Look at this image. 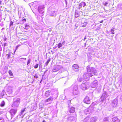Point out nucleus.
Here are the masks:
<instances>
[{
	"label": "nucleus",
	"instance_id": "nucleus-1",
	"mask_svg": "<svg viewBox=\"0 0 122 122\" xmlns=\"http://www.w3.org/2000/svg\"><path fill=\"white\" fill-rule=\"evenodd\" d=\"M86 68L87 72L84 73L83 77L86 80H88L89 79V76L95 75L97 73V71L94 68L90 67L89 65L86 67Z\"/></svg>",
	"mask_w": 122,
	"mask_h": 122
},
{
	"label": "nucleus",
	"instance_id": "nucleus-2",
	"mask_svg": "<svg viewBox=\"0 0 122 122\" xmlns=\"http://www.w3.org/2000/svg\"><path fill=\"white\" fill-rule=\"evenodd\" d=\"M20 102V99L19 98H18L16 99H14L11 107L14 108H17L19 106V105Z\"/></svg>",
	"mask_w": 122,
	"mask_h": 122
},
{
	"label": "nucleus",
	"instance_id": "nucleus-3",
	"mask_svg": "<svg viewBox=\"0 0 122 122\" xmlns=\"http://www.w3.org/2000/svg\"><path fill=\"white\" fill-rule=\"evenodd\" d=\"M89 87V83L88 82H87L86 81H84L81 86V89L83 90L87 89Z\"/></svg>",
	"mask_w": 122,
	"mask_h": 122
},
{
	"label": "nucleus",
	"instance_id": "nucleus-4",
	"mask_svg": "<svg viewBox=\"0 0 122 122\" xmlns=\"http://www.w3.org/2000/svg\"><path fill=\"white\" fill-rule=\"evenodd\" d=\"M72 93L74 95H77L78 93V89L77 86L73 85L71 86Z\"/></svg>",
	"mask_w": 122,
	"mask_h": 122
},
{
	"label": "nucleus",
	"instance_id": "nucleus-5",
	"mask_svg": "<svg viewBox=\"0 0 122 122\" xmlns=\"http://www.w3.org/2000/svg\"><path fill=\"white\" fill-rule=\"evenodd\" d=\"M29 5L31 7V5H32V7H34L35 9H37L39 7L41 6V5L40 3H39L37 1H35L33 3H32L29 4Z\"/></svg>",
	"mask_w": 122,
	"mask_h": 122
},
{
	"label": "nucleus",
	"instance_id": "nucleus-6",
	"mask_svg": "<svg viewBox=\"0 0 122 122\" xmlns=\"http://www.w3.org/2000/svg\"><path fill=\"white\" fill-rule=\"evenodd\" d=\"M108 96V95L107 92L106 91H104L102 96L99 99V101L100 102H103Z\"/></svg>",
	"mask_w": 122,
	"mask_h": 122
},
{
	"label": "nucleus",
	"instance_id": "nucleus-7",
	"mask_svg": "<svg viewBox=\"0 0 122 122\" xmlns=\"http://www.w3.org/2000/svg\"><path fill=\"white\" fill-rule=\"evenodd\" d=\"M17 111V109L16 108H12L10 110L9 112L11 118L14 117V116L16 113Z\"/></svg>",
	"mask_w": 122,
	"mask_h": 122
},
{
	"label": "nucleus",
	"instance_id": "nucleus-8",
	"mask_svg": "<svg viewBox=\"0 0 122 122\" xmlns=\"http://www.w3.org/2000/svg\"><path fill=\"white\" fill-rule=\"evenodd\" d=\"M45 7L44 5H42L39 7L38 9L40 13L43 14L44 13Z\"/></svg>",
	"mask_w": 122,
	"mask_h": 122
},
{
	"label": "nucleus",
	"instance_id": "nucleus-9",
	"mask_svg": "<svg viewBox=\"0 0 122 122\" xmlns=\"http://www.w3.org/2000/svg\"><path fill=\"white\" fill-rule=\"evenodd\" d=\"M62 68V66L60 65H57L55 66L52 70V72H54L59 71Z\"/></svg>",
	"mask_w": 122,
	"mask_h": 122
},
{
	"label": "nucleus",
	"instance_id": "nucleus-10",
	"mask_svg": "<svg viewBox=\"0 0 122 122\" xmlns=\"http://www.w3.org/2000/svg\"><path fill=\"white\" fill-rule=\"evenodd\" d=\"M26 108H25L23 109H22L21 112L17 116V118H20V117L23 118L25 114L23 113L25 111Z\"/></svg>",
	"mask_w": 122,
	"mask_h": 122
},
{
	"label": "nucleus",
	"instance_id": "nucleus-11",
	"mask_svg": "<svg viewBox=\"0 0 122 122\" xmlns=\"http://www.w3.org/2000/svg\"><path fill=\"white\" fill-rule=\"evenodd\" d=\"M86 3L82 1L79 4L77 8L80 9L82 7H84L86 6Z\"/></svg>",
	"mask_w": 122,
	"mask_h": 122
},
{
	"label": "nucleus",
	"instance_id": "nucleus-12",
	"mask_svg": "<svg viewBox=\"0 0 122 122\" xmlns=\"http://www.w3.org/2000/svg\"><path fill=\"white\" fill-rule=\"evenodd\" d=\"M118 102L117 100L116 99H115L113 101L112 103V107H115L117 106L118 104Z\"/></svg>",
	"mask_w": 122,
	"mask_h": 122
},
{
	"label": "nucleus",
	"instance_id": "nucleus-13",
	"mask_svg": "<svg viewBox=\"0 0 122 122\" xmlns=\"http://www.w3.org/2000/svg\"><path fill=\"white\" fill-rule=\"evenodd\" d=\"M76 115L75 116H71L67 118V120L68 121H74L76 119Z\"/></svg>",
	"mask_w": 122,
	"mask_h": 122
},
{
	"label": "nucleus",
	"instance_id": "nucleus-14",
	"mask_svg": "<svg viewBox=\"0 0 122 122\" xmlns=\"http://www.w3.org/2000/svg\"><path fill=\"white\" fill-rule=\"evenodd\" d=\"M98 84L97 81V80H95L91 84V86L92 88H95L97 86Z\"/></svg>",
	"mask_w": 122,
	"mask_h": 122
},
{
	"label": "nucleus",
	"instance_id": "nucleus-15",
	"mask_svg": "<svg viewBox=\"0 0 122 122\" xmlns=\"http://www.w3.org/2000/svg\"><path fill=\"white\" fill-rule=\"evenodd\" d=\"M84 102L85 103L89 104L90 103V100L88 97H86L84 100Z\"/></svg>",
	"mask_w": 122,
	"mask_h": 122
},
{
	"label": "nucleus",
	"instance_id": "nucleus-16",
	"mask_svg": "<svg viewBox=\"0 0 122 122\" xmlns=\"http://www.w3.org/2000/svg\"><path fill=\"white\" fill-rule=\"evenodd\" d=\"M57 97V95L56 97L54 98L52 97H50V98L46 100V102H48L51 101H52L53 100L56 99Z\"/></svg>",
	"mask_w": 122,
	"mask_h": 122
},
{
	"label": "nucleus",
	"instance_id": "nucleus-17",
	"mask_svg": "<svg viewBox=\"0 0 122 122\" xmlns=\"http://www.w3.org/2000/svg\"><path fill=\"white\" fill-rule=\"evenodd\" d=\"M97 119L96 117H92L90 119V122H96Z\"/></svg>",
	"mask_w": 122,
	"mask_h": 122
},
{
	"label": "nucleus",
	"instance_id": "nucleus-18",
	"mask_svg": "<svg viewBox=\"0 0 122 122\" xmlns=\"http://www.w3.org/2000/svg\"><path fill=\"white\" fill-rule=\"evenodd\" d=\"M56 12L55 10L52 11L50 13V15L51 16H55L56 15Z\"/></svg>",
	"mask_w": 122,
	"mask_h": 122
},
{
	"label": "nucleus",
	"instance_id": "nucleus-19",
	"mask_svg": "<svg viewBox=\"0 0 122 122\" xmlns=\"http://www.w3.org/2000/svg\"><path fill=\"white\" fill-rule=\"evenodd\" d=\"M112 121L113 122H120V120L117 117H113L112 118Z\"/></svg>",
	"mask_w": 122,
	"mask_h": 122
},
{
	"label": "nucleus",
	"instance_id": "nucleus-20",
	"mask_svg": "<svg viewBox=\"0 0 122 122\" xmlns=\"http://www.w3.org/2000/svg\"><path fill=\"white\" fill-rule=\"evenodd\" d=\"M72 69L73 70L78 69L79 68V66L77 64H74L72 65Z\"/></svg>",
	"mask_w": 122,
	"mask_h": 122
},
{
	"label": "nucleus",
	"instance_id": "nucleus-21",
	"mask_svg": "<svg viewBox=\"0 0 122 122\" xmlns=\"http://www.w3.org/2000/svg\"><path fill=\"white\" fill-rule=\"evenodd\" d=\"M51 91H46L45 93V96L46 97H48L50 95Z\"/></svg>",
	"mask_w": 122,
	"mask_h": 122
},
{
	"label": "nucleus",
	"instance_id": "nucleus-22",
	"mask_svg": "<svg viewBox=\"0 0 122 122\" xmlns=\"http://www.w3.org/2000/svg\"><path fill=\"white\" fill-rule=\"evenodd\" d=\"M75 111V108L73 107H71L69 109V112L70 113H73Z\"/></svg>",
	"mask_w": 122,
	"mask_h": 122
},
{
	"label": "nucleus",
	"instance_id": "nucleus-23",
	"mask_svg": "<svg viewBox=\"0 0 122 122\" xmlns=\"http://www.w3.org/2000/svg\"><path fill=\"white\" fill-rule=\"evenodd\" d=\"M25 27H24V28L26 30L28 29L30 27V26L26 24H25Z\"/></svg>",
	"mask_w": 122,
	"mask_h": 122
},
{
	"label": "nucleus",
	"instance_id": "nucleus-24",
	"mask_svg": "<svg viewBox=\"0 0 122 122\" xmlns=\"http://www.w3.org/2000/svg\"><path fill=\"white\" fill-rule=\"evenodd\" d=\"M103 121L105 122H109V117H107L104 118L103 119Z\"/></svg>",
	"mask_w": 122,
	"mask_h": 122
},
{
	"label": "nucleus",
	"instance_id": "nucleus-25",
	"mask_svg": "<svg viewBox=\"0 0 122 122\" xmlns=\"http://www.w3.org/2000/svg\"><path fill=\"white\" fill-rule=\"evenodd\" d=\"M85 113L86 114H89L90 112V111L89 109H86L85 111Z\"/></svg>",
	"mask_w": 122,
	"mask_h": 122
},
{
	"label": "nucleus",
	"instance_id": "nucleus-26",
	"mask_svg": "<svg viewBox=\"0 0 122 122\" xmlns=\"http://www.w3.org/2000/svg\"><path fill=\"white\" fill-rule=\"evenodd\" d=\"M79 15V14L76 11H75V17L76 18L78 17Z\"/></svg>",
	"mask_w": 122,
	"mask_h": 122
},
{
	"label": "nucleus",
	"instance_id": "nucleus-27",
	"mask_svg": "<svg viewBox=\"0 0 122 122\" xmlns=\"http://www.w3.org/2000/svg\"><path fill=\"white\" fill-rule=\"evenodd\" d=\"M83 20H82V21ZM81 23L83 24V25H82V26L83 27H85L86 26V24H87V22H84V23H83V22H82V21L81 22Z\"/></svg>",
	"mask_w": 122,
	"mask_h": 122
},
{
	"label": "nucleus",
	"instance_id": "nucleus-28",
	"mask_svg": "<svg viewBox=\"0 0 122 122\" xmlns=\"http://www.w3.org/2000/svg\"><path fill=\"white\" fill-rule=\"evenodd\" d=\"M5 102L4 101H3L1 102L0 104V106L1 107H4L5 105Z\"/></svg>",
	"mask_w": 122,
	"mask_h": 122
},
{
	"label": "nucleus",
	"instance_id": "nucleus-29",
	"mask_svg": "<svg viewBox=\"0 0 122 122\" xmlns=\"http://www.w3.org/2000/svg\"><path fill=\"white\" fill-rule=\"evenodd\" d=\"M119 81L120 83H122V76L119 77Z\"/></svg>",
	"mask_w": 122,
	"mask_h": 122
},
{
	"label": "nucleus",
	"instance_id": "nucleus-30",
	"mask_svg": "<svg viewBox=\"0 0 122 122\" xmlns=\"http://www.w3.org/2000/svg\"><path fill=\"white\" fill-rule=\"evenodd\" d=\"M8 73L10 76H13V75L12 71L11 70H9L8 71Z\"/></svg>",
	"mask_w": 122,
	"mask_h": 122
},
{
	"label": "nucleus",
	"instance_id": "nucleus-31",
	"mask_svg": "<svg viewBox=\"0 0 122 122\" xmlns=\"http://www.w3.org/2000/svg\"><path fill=\"white\" fill-rule=\"evenodd\" d=\"M89 118L88 117H86L84 120V121L85 122H87L89 120Z\"/></svg>",
	"mask_w": 122,
	"mask_h": 122
},
{
	"label": "nucleus",
	"instance_id": "nucleus-32",
	"mask_svg": "<svg viewBox=\"0 0 122 122\" xmlns=\"http://www.w3.org/2000/svg\"><path fill=\"white\" fill-rule=\"evenodd\" d=\"M83 79L82 78L78 77V81L79 82H81L82 81Z\"/></svg>",
	"mask_w": 122,
	"mask_h": 122
},
{
	"label": "nucleus",
	"instance_id": "nucleus-33",
	"mask_svg": "<svg viewBox=\"0 0 122 122\" xmlns=\"http://www.w3.org/2000/svg\"><path fill=\"white\" fill-rule=\"evenodd\" d=\"M51 59L50 58H49L48 60H47L46 62V63L45 65L46 66H47L48 65L49 62L50 61Z\"/></svg>",
	"mask_w": 122,
	"mask_h": 122
},
{
	"label": "nucleus",
	"instance_id": "nucleus-34",
	"mask_svg": "<svg viewBox=\"0 0 122 122\" xmlns=\"http://www.w3.org/2000/svg\"><path fill=\"white\" fill-rule=\"evenodd\" d=\"M62 46V44L60 42L59 43L58 45V48H60Z\"/></svg>",
	"mask_w": 122,
	"mask_h": 122
},
{
	"label": "nucleus",
	"instance_id": "nucleus-35",
	"mask_svg": "<svg viewBox=\"0 0 122 122\" xmlns=\"http://www.w3.org/2000/svg\"><path fill=\"white\" fill-rule=\"evenodd\" d=\"M31 61V59H28V61L27 62V65L28 66H29V64L30 62Z\"/></svg>",
	"mask_w": 122,
	"mask_h": 122
},
{
	"label": "nucleus",
	"instance_id": "nucleus-36",
	"mask_svg": "<svg viewBox=\"0 0 122 122\" xmlns=\"http://www.w3.org/2000/svg\"><path fill=\"white\" fill-rule=\"evenodd\" d=\"M0 122H5L4 120L2 117H0Z\"/></svg>",
	"mask_w": 122,
	"mask_h": 122
},
{
	"label": "nucleus",
	"instance_id": "nucleus-37",
	"mask_svg": "<svg viewBox=\"0 0 122 122\" xmlns=\"http://www.w3.org/2000/svg\"><path fill=\"white\" fill-rule=\"evenodd\" d=\"M38 74L37 73H36L35 74L34 76V77L36 79H37L38 78Z\"/></svg>",
	"mask_w": 122,
	"mask_h": 122
},
{
	"label": "nucleus",
	"instance_id": "nucleus-38",
	"mask_svg": "<svg viewBox=\"0 0 122 122\" xmlns=\"http://www.w3.org/2000/svg\"><path fill=\"white\" fill-rule=\"evenodd\" d=\"M13 22L12 21L10 22V24L9 25V27H10L11 26L13 25Z\"/></svg>",
	"mask_w": 122,
	"mask_h": 122
},
{
	"label": "nucleus",
	"instance_id": "nucleus-39",
	"mask_svg": "<svg viewBox=\"0 0 122 122\" xmlns=\"http://www.w3.org/2000/svg\"><path fill=\"white\" fill-rule=\"evenodd\" d=\"M7 55H8V56L7 58V59H9L10 58V53H9L8 54H7Z\"/></svg>",
	"mask_w": 122,
	"mask_h": 122
},
{
	"label": "nucleus",
	"instance_id": "nucleus-40",
	"mask_svg": "<svg viewBox=\"0 0 122 122\" xmlns=\"http://www.w3.org/2000/svg\"><path fill=\"white\" fill-rule=\"evenodd\" d=\"M114 30L113 29H112L111 30V33L112 34H114Z\"/></svg>",
	"mask_w": 122,
	"mask_h": 122
},
{
	"label": "nucleus",
	"instance_id": "nucleus-41",
	"mask_svg": "<svg viewBox=\"0 0 122 122\" xmlns=\"http://www.w3.org/2000/svg\"><path fill=\"white\" fill-rule=\"evenodd\" d=\"M38 64H36L35 65V66H34V67L35 68H36V69L38 67Z\"/></svg>",
	"mask_w": 122,
	"mask_h": 122
},
{
	"label": "nucleus",
	"instance_id": "nucleus-42",
	"mask_svg": "<svg viewBox=\"0 0 122 122\" xmlns=\"http://www.w3.org/2000/svg\"><path fill=\"white\" fill-rule=\"evenodd\" d=\"M71 102V100H69L67 101V103H68L69 105V104Z\"/></svg>",
	"mask_w": 122,
	"mask_h": 122
},
{
	"label": "nucleus",
	"instance_id": "nucleus-43",
	"mask_svg": "<svg viewBox=\"0 0 122 122\" xmlns=\"http://www.w3.org/2000/svg\"><path fill=\"white\" fill-rule=\"evenodd\" d=\"M23 58H20L19 59V60L20 61H23Z\"/></svg>",
	"mask_w": 122,
	"mask_h": 122
},
{
	"label": "nucleus",
	"instance_id": "nucleus-44",
	"mask_svg": "<svg viewBox=\"0 0 122 122\" xmlns=\"http://www.w3.org/2000/svg\"><path fill=\"white\" fill-rule=\"evenodd\" d=\"M7 44L6 43H5L3 45V46H4V47H3L4 48H5L4 47Z\"/></svg>",
	"mask_w": 122,
	"mask_h": 122
},
{
	"label": "nucleus",
	"instance_id": "nucleus-45",
	"mask_svg": "<svg viewBox=\"0 0 122 122\" xmlns=\"http://www.w3.org/2000/svg\"><path fill=\"white\" fill-rule=\"evenodd\" d=\"M22 20L23 21V22H25L26 21V20L25 18H24Z\"/></svg>",
	"mask_w": 122,
	"mask_h": 122
},
{
	"label": "nucleus",
	"instance_id": "nucleus-46",
	"mask_svg": "<svg viewBox=\"0 0 122 122\" xmlns=\"http://www.w3.org/2000/svg\"><path fill=\"white\" fill-rule=\"evenodd\" d=\"M36 106H35L34 107V108H33V110H36Z\"/></svg>",
	"mask_w": 122,
	"mask_h": 122
},
{
	"label": "nucleus",
	"instance_id": "nucleus-47",
	"mask_svg": "<svg viewBox=\"0 0 122 122\" xmlns=\"http://www.w3.org/2000/svg\"><path fill=\"white\" fill-rule=\"evenodd\" d=\"M108 4V2H105V3H104V5H107V4Z\"/></svg>",
	"mask_w": 122,
	"mask_h": 122
},
{
	"label": "nucleus",
	"instance_id": "nucleus-48",
	"mask_svg": "<svg viewBox=\"0 0 122 122\" xmlns=\"http://www.w3.org/2000/svg\"><path fill=\"white\" fill-rule=\"evenodd\" d=\"M3 1V0H0V5H1L2 2Z\"/></svg>",
	"mask_w": 122,
	"mask_h": 122
},
{
	"label": "nucleus",
	"instance_id": "nucleus-49",
	"mask_svg": "<svg viewBox=\"0 0 122 122\" xmlns=\"http://www.w3.org/2000/svg\"><path fill=\"white\" fill-rule=\"evenodd\" d=\"M65 41H63V42H62V43L61 44H62V45H63L65 44Z\"/></svg>",
	"mask_w": 122,
	"mask_h": 122
},
{
	"label": "nucleus",
	"instance_id": "nucleus-50",
	"mask_svg": "<svg viewBox=\"0 0 122 122\" xmlns=\"http://www.w3.org/2000/svg\"><path fill=\"white\" fill-rule=\"evenodd\" d=\"M42 63V61H39V64H40L41 65V64Z\"/></svg>",
	"mask_w": 122,
	"mask_h": 122
},
{
	"label": "nucleus",
	"instance_id": "nucleus-51",
	"mask_svg": "<svg viewBox=\"0 0 122 122\" xmlns=\"http://www.w3.org/2000/svg\"><path fill=\"white\" fill-rule=\"evenodd\" d=\"M32 121L31 120H30L27 121L26 122H31Z\"/></svg>",
	"mask_w": 122,
	"mask_h": 122
},
{
	"label": "nucleus",
	"instance_id": "nucleus-52",
	"mask_svg": "<svg viewBox=\"0 0 122 122\" xmlns=\"http://www.w3.org/2000/svg\"><path fill=\"white\" fill-rule=\"evenodd\" d=\"M65 3H66V5L67 4V1L66 0H65Z\"/></svg>",
	"mask_w": 122,
	"mask_h": 122
},
{
	"label": "nucleus",
	"instance_id": "nucleus-53",
	"mask_svg": "<svg viewBox=\"0 0 122 122\" xmlns=\"http://www.w3.org/2000/svg\"><path fill=\"white\" fill-rule=\"evenodd\" d=\"M19 45H17L16 46V50L17 49H18V47H19Z\"/></svg>",
	"mask_w": 122,
	"mask_h": 122
},
{
	"label": "nucleus",
	"instance_id": "nucleus-54",
	"mask_svg": "<svg viewBox=\"0 0 122 122\" xmlns=\"http://www.w3.org/2000/svg\"><path fill=\"white\" fill-rule=\"evenodd\" d=\"M75 70V71L76 72H77L78 71H79V70L78 69H76V70L75 69V70Z\"/></svg>",
	"mask_w": 122,
	"mask_h": 122
},
{
	"label": "nucleus",
	"instance_id": "nucleus-55",
	"mask_svg": "<svg viewBox=\"0 0 122 122\" xmlns=\"http://www.w3.org/2000/svg\"><path fill=\"white\" fill-rule=\"evenodd\" d=\"M103 22V20H102L100 22V23H102Z\"/></svg>",
	"mask_w": 122,
	"mask_h": 122
},
{
	"label": "nucleus",
	"instance_id": "nucleus-56",
	"mask_svg": "<svg viewBox=\"0 0 122 122\" xmlns=\"http://www.w3.org/2000/svg\"><path fill=\"white\" fill-rule=\"evenodd\" d=\"M120 8H122V4L120 5Z\"/></svg>",
	"mask_w": 122,
	"mask_h": 122
},
{
	"label": "nucleus",
	"instance_id": "nucleus-57",
	"mask_svg": "<svg viewBox=\"0 0 122 122\" xmlns=\"http://www.w3.org/2000/svg\"><path fill=\"white\" fill-rule=\"evenodd\" d=\"M3 113L2 112L0 111V115L1 114Z\"/></svg>",
	"mask_w": 122,
	"mask_h": 122
},
{
	"label": "nucleus",
	"instance_id": "nucleus-58",
	"mask_svg": "<svg viewBox=\"0 0 122 122\" xmlns=\"http://www.w3.org/2000/svg\"><path fill=\"white\" fill-rule=\"evenodd\" d=\"M29 0H24V1L27 2Z\"/></svg>",
	"mask_w": 122,
	"mask_h": 122
},
{
	"label": "nucleus",
	"instance_id": "nucleus-59",
	"mask_svg": "<svg viewBox=\"0 0 122 122\" xmlns=\"http://www.w3.org/2000/svg\"><path fill=\"white\" fill-rule=\"evenodd\" d=\"M6 78V77H3V79H5Z\"/></svg>",
	"mask_w": 122,
	"mask_h": 122
},
{
	"label": "nucleus",
	"instance_id": "nucleus-60",
	"mask_svg": "<svg viewBox=\"0 0 122 122\" xmlns=\"http://www.w3.org/2000/svg\"><path fill=\"white\" fill-rule=\"evenodd\" d=\"M121 99L122 100V95L121 96Z\"/></svg>",
	"mask_w": 122,
	"mask_h": 122
},
{
	"label": "nucleus",
	"instance_id": "nucleus-61",
	"mask_svg": "<svg viewBox=\"0 0 122 122\" xmlns=\"http://www.w3.org/2000/svg\"><path fill=\"white\" fill-rule=\"evenodd\" d=\"M42 122H46L45 120H44Z\"/></svg>",
	"mask_w": 122,
	"mask_h": 122
},
{
	"label": "nucleus",
	"instance_id": "nucleus-62",
	"mask_svg": "<svg viewBox=\"0 0 122 122\" xmlns=\"http://www.w3.org/2000/svg\"><path fill=\"white\" fill-rule=\"evenodd\" d=\"M23 59H24L25 60L26 59V58H23Z\"/></svg>",
	"mask_w": 122,
	"mask_h": 122
},
{
	"label": "nucleus",
	"instance_id": "nucleus-63",
	"mask_svg": "<svg viewBox=\"0 0 122 122\" xmlns=\"http://www.w3.org/2000/svg\"><path fill=\"white\" fill-rule=\"evenodd\" d=\"M68 22V21H66V23H67Z\"/></svg>",
	"mask_w": 122,
	"mask_h": 122
},
{
	"label": "nucleus",
	"instance_id": "nucleus-64",
	"mask_svg": "<svg viewBox=\"0 0 122 122\" xmlns=\"http://www.w3.org/2000/svg\"><path fill=\"white\" fill-rule=\"evenodd\" d=\"M0 8H2V6H0Z\"/></svg>",
	"mask_w": 122,
	"mask_h": 122
}]
</instances>
